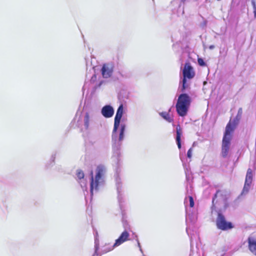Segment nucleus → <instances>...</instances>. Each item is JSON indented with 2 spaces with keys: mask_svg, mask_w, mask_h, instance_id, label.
<instances>
[{
  "mask_svg": "<svg viewBox=\"0 0 256 256\" xmlns=\"http://www.w3.org/2000/svg\"><path fill=\"white\" fill-rule=\"evenodd\" d=\"M124 114V106L121 104L118 108L116 114L114 117V126L112 132V162L114 165L116 170V182L118 194V200L120 204V207L122 210V197L120 194L121 184L120 178H119L120 168L121 166V154L120 148L122 142L124 139V133L126 130V124H121L120 120Z\"/></svg>",
  "mask_w": 256,
  "mask_h": 256,
  "instance_id": "f257e3e1",
  "label": "nucleus"
},
{
  "mask_svg": "<svg viewBox=\"0 0 256 256\" xmlns=\"http://www.w3.org/2000/svg\"><path fill=\"white\" fill-rule=\"evenodd\" d=\"M106 168L103 165H99L96 169V174L94 177L92 172L90 176V198L92 200L94 193L97 192L104 184V175Z\"/></svg>",
  "mask_w": 256,
  "mask_h": 256,
  "instance_id": "f03ea898",
  "label": "nucleus"
},
{
  "mask_svg": "<svg viewBox=\"0 0 256 256\" xmlns=\"http://www.w3.org/2000/svg\"><path fill=\"white\" fill-rule=\"evenodd\" d=\"M97 120V114L92 110H84L80 116L77 122L78 126L82 131L90 129L96 124Z\"/></svg>",
  "mask_w": 256,
  "mask_h": 256,
  "instance_id": "7ed1b4c3",
  "label": "nucleus"
},
{
  "mask_svg": "<svg viewBox=\"0 0 256 256\" xmlns=\"http://www.w3.org/2000/svg\"><path fill=\"white\" fill-rule=\"evenodd\" d=\"M195 75L192 67L189 63H186L182 70V78L180 82L178 89L182 92H184L190 88V82L188 80L192 78Z\"/></svg>",
  "mask_w": 256,
  "mask_h": 256,
  "instance_id": "20e7f679",
  "label": "nucleus"
},
{
  "mask_svg": "<svg viewBox=\"0 0 256 256\" xmlns=\"http://www.w3.org/2000/svg\"><path fill=\"white\" fill-rule=\"evenodd\" d=\"M191 102V98L187 94H180L176 104V110L180 116H184L186 115L188 108Z\"/></svg>",
  "mask_w": 256,
  "mask_h": 256,
  "instance_id": "39448f33",
  "label": "nucleus"
},
{
  "mask_svg": "<svg viewBox=\"0 0 256 256\" xmlns=\"http://www.w3.org/2000/svg\"><path fill=\"white\" fill-rule=\"evenodd\" d=\"M226 192L224 190H218L212 198V208H226L227 205Z\"/></svg>",
  "mask_w": 256,
  "mask_h": 256,
  "instance_id": "423d86ee",
  "label": "nucleus"
},
{
  "mask_svg": "<svg viewBox=\"0 0 256 256\" xmlns=\"http://www.w3.org/2000/svg\"><path fill=\"white\" fill-rule=\"evenodd\" d=\"M233 132H234L229 130L228 126L226 128L222 141L221 152L222 156L224 158H226L228 154L230 145V141L232 138V135Z\"/></svg>",
  "mask_w": 256,
  "mask_h": 256,
  "instance_id": "0eeeda50",
  "label": "nucleus"
},
{
  "mask_svg": "<svg viewBox=\"0 0 256 256\" xmlns=\"http://www.w3.org/2000/svg\"><path fill=\"white\" fill-rule=\"evenodd\" d=\"M216 225L218 229L222 230H228L234 227L232 223L227 222L224 216L220 212L216 219Z\"/></svg>",
  "mask_w": 256,
  "mask_h": 256,
  "instance_id": "6e6552de",
  "label": "nucleus"
},
{
  "mask_svg": "<svg viewBox=\"0 0 256 256\" xmlns=\"http://www.w3.org/2000/svg\"><path fill=\"white\" fill-rule=\"evenodd\" d=\"M184 204H185V208H186V221L187 224V228H186V232L188 234V230H189V226H188V220L190 219L192 222L194 220H192V216L190 212V210H188V206L189 205L190 207L192 208L194 206V201L193 200V198L192 196H189L188 198H186L184 202Z\"/></svg>",
  "mask_w": 256,
  "mask_h": 256,
  "instance_id": "1a4fd4ad",
  "label": "nucleus"
},
{
  "mask_svg": "<svg viewBox=\"0 0 256 256\" xmlns=\"http://www.w3.org/2000/svg\"><path fill=\"white\" fill-rule=\"evenodd\" d=\"M186 0H174L172 2V12L180 16L184 14V3Z\"/></svg>",
  "mask_w": 256,
  "mask_h": 256,
  "instance_id": "9d476101",
  "label": "nucleus"
},
{
  "mask_svg": "<svg viewBox=\"0 0 256 256\" xmlns=\"http://www.w3.org/2000/svg\"><path fill=\"white\" fill-rule=\"evenodd\" d=\"M76 176L77 180L84 190L86 200L87 201L88 192L87 191L86 182L84 178V173L81 170H76Z\"/></svg>",
  "mask_w": 256,
  "mask_h": 256,
  "instance_id": "9b49d317",
  "label": "nucleus"
},
{
  "mask_svg": "<svg viewBox=\"0 0 256 256\" xmlns=\"http://www.w3.org/2000/svg\"><path fill=\"white\" fill-rule=\"evenodd\" d=\"M252 176L253 174L252 169L248 168L247 170L244 186L241 193L242 195H246L249 192L250 184L252 181Z\"/></svg>",
  "mask_w": 256,
  "mask_h": 256,
  "instance_id": "f8f14e48",
  "label": "nucleus"
},
{
  "mask_svg": "<svg viewBox=\"0 0 256 256\" xmlns=\"http://www.w3.org/2000/svg\"><path fill=\"white\" fill-rule=\"evenodd\" d=\"M129 232L126 230H124L120 236L116 240L114 244L112 245V248L108 250H104V252H108L112 250L114 248L120 246L124 242L129 240Z\"/></svg>",
  "mask_w": 256,
  "mask_h": 256,
  "instance_id": "ddd939ff",
  "label": "nucleus"
},
{
  "mask_svg": "<svg viewBox=\"0 0 256 256\" xmlns=\"http://www.w3.org/2000/svg\"><path fill=\"white\" fill-rule=\"evenodd\" d=\"M114 68V64L113 62H108L104 64L101 70L103 78H108L110 77L112 74Z\"/></svg>",
  "mask_w": 256,
  "mask_h": 256,
  "instance_id": "4468645a",
  "label": "nucleus"
},
{
  "mask_svg": "<svg viewBox=\"0 0 256 256\" xmlns=\"http://www.w3.org/2000/svg\"><path fill=\"white\" fill-rule=\"evenodd\" d=\"M242 112V108H240L238 109V114H237L236 116V118H234L233 120L230 119V120L228 123L227 124V125L226 126V128L228 126L230 131H231L232 132H234L236 126L238 124L240 119L241 118Z\"/></svg>",
  "mask_w": 256,
  "mask_h": 256,
  "instance_id": "2eb2a0df",
  "label": "nucleus"
},
{
  "mask_svg": "<svg viewBox=\"0 0 256 256\" xmlns=\"http://www.w3.org/2000/svg\"><path fill=\"white\" fill-rule=\"evenodd\" d=\"M101 113L104 118H110L113 116L114 109L110 105H106L102 108Z\"/></svg>",
  "mask_w": 256,
  "mask_h": 256,
  "instance_id": "dca6fc26",
  "label": "nucleus"
},
{
  "mask_svg": "<svg viewBox=\"0 0 256 256\" xmlns=\"http://www.w3.org/2000/svg\"><path fill=\"white\" fill-rule=\"evenodd\" d=\"M182 135V130L179 124L176 127V140L179 149L181 148V136Z\"/></svg>",
  "mask_w": 256,
  "mask_h": 256,
  "instance_id": "f3484780",
  "label": "nucleus"
},
{
  "mask_svg": "<svg viewBox=\"0 0 256 256\" xmlns=\"http://www.w3.org/2000/svg\"><path fill=\"white\" fill-rule=\"evenodd\" d=\"M248 242L250 251L256 256V239L252 237H249Z\"/></svg>",
  "mask_w": 256,
  "mask_h": 256,
  "instance_id": "a211bd4d",
  "label": "nucleus"
},
{
  "mask_svg": "<svg viewBox=\"0 0 256 256\" xmlns=\"http://www.w3.org/2000/svg\"><path fill=\"white\" fill-rule=\"evenodd\" d=\"M104 82V80H100L99 82H97V76L96 74H94L90 80V83L92 84L94 88L96 90L98 88L100 87V86Z\"/></svg>",
  "mask_w": 256,
  "mask_h": 256,
  "instance_id": "6ab92c4d",
  "label": "nucleus"
},
{
  "mask_svg": "<svg viewBox=\"0 0 256 256\" xmlns=\"http://www.w3.org/2000/svg\"><path fill=\"white\" fill-rule=\"evenodd\" d=\"M160 116L169 122L173 121V118L170 114L167 112H162L160 113Z\"/></svg>",
  "mask_w": 256,
  "mask_h": 256,
  "instance_id": "aec40b11",
  "label": "nucleus"
},
{
  "mask_svg": "<svg viewBox=\"0 0 256 256\" xmlns=\"http://www.w3.org/2000/svg\"><path fill=\"white\" fill-rule=\"evenodd\" d=\"M122 222V225H123V227L124 229V230H126L128 232H132L131 227H130V225L128 224L127 220H125L123 218Z\"/></svg>",
  "mask_w": 256,
  "mask_h": 256,
  "instance_id": "412c9836",
  "label": "nucleus"
},
{
  "mask_svg": "<svg viewBox=\"0 0 256 256\" xmlns=\"http://www.w3.org/2000/svg\"><path fill=\"white\" fill-rule=\"evenodd\" d=\"M99 250V244L97 239L96 238L95 240V244H94V252L92 256H100V254L98 253V250Z\"/></svg>",
  "mask_w": 256,
  "mask_h": 256,
  "instance_id": "4be33fe9",
  "label": "nucleus"
},
{
  "mask_svg": "<svg viewBox=\"0 0 256 256\" xmlns=\"http://www.w3.org/2000/svg\"><path fill=\"white\" fill-rule=\"evenodd\" d=\"M198 64L200 66H206V62H204V60L202 58H198Z\"/></svg>",
  "mask_w": 256,
  "mask_h": 256,
  "instance_id": "5701e85b",
  "label": "nucleus"
},
{
  "mask_svg": "<svg viewBox=\"0 0 256 256\" xmlns=\"http://www.w3.org/2000/svg\"><path fill=\"white\" fill-rule=\"evenodd\" d=\"M134 238L136 239V242H137V244H138V246L140 248V252L142 253H143V252H142V250L141 248V246H140V244L139 242V240H138V236L136 235H135L134 237Z\"/></svg>",
  "mask_w": 256,
  "mask_h": 256,
  "instance_id": "b1692460",
  "label": "nucleus"
},
{
  "mask_svg": "<svg viewBox=\"0 0 256 256\" xmlns=\"http://www.w3.org/2000/svg\"><path fill=\"white\" fill-rule=\"evenodd\" d=\"M185 174H186V179L188 181L190 178V172H189L188 168H187L185 170Z\"/></svg>",
  "mask_w": 256,
  "mask_h": 256,
  "instance_id": "393cba45",
  "label": "nucleus"
},
{
  "mask_svg": "<svg viewBox=\"0 0 256 256\" xmlns=\"http://www.w3.org/2000/svg\"><path fill=\"white\" fill-rule=\"evenodd\" d=\"M208 21L204 20V21L200 24V26L202 28H204L206 26Z\"/></svg>",
  "mask_w": 256,
  "mask_h": 256,
  "instance_id": "a878e982",
  "label": "nucleus"
},
{
  "mask_svg": "<svg viewBox=\"0 0 256 256\" xmlns=\"http://www.w3.org/2000/svg\"><path fill=\"white\" fill-rule=\"evenodd\" d=\"M192 148H190L189 149V150H188V152H187V156L188 158H191L192 157Z\"/></svg>",
  "mask_w": 256,
  "mask_h": 256,
  "instance_id": "bb28decb",
  "label": "nucleus"
},
{
  "mask_svg": "<svg viewBox=\"0 0 256 256\" xmlns=\"http://www.w3.org/2000/svg\"><path fill=\"white\" fill-rule=\"evenodd\" d=\"M252 4L254 8V14L255 17L256 16V5L254 0L252 1Z\"/></svg>",
  "mask_w": 256,
  "mask_h": 256,
  "instance_id": "cd10ccee",
  "label": "nucleus"
},
{
  "mask_svg": "<svg viewBox=\"0 0 256 256\" xmlns=\"http://www.w3.org/2000/svg\"><path fill=\"white\" fill-rule=\"evenodd\" d=\"M94 241L96 240V238L98 241V242L99 243V240H98V232L97 231H96L94 233Z\"/></svg>",
  "mask_w": 256,
  "mask_h": 256,
  "instance_id": "c85d7f7f",
  "label": "nucleus"
},
{
  "mask_svg": "<svg viewBox=\"0 0 256 256\" xmlns=\"http://www.w3.org/2000/svg\"><path fill=\"white\" fill-rule=\"evenodd\" d=\"M55 158H56L55 155H52L50 158V162H54V161Z\"/></svg>",
  "mask_w": 256,
  "mask_h": 256,
  "instance_id": "c756f323",
  "label": "nucleus"
},
{
  "mask_svg": "<svg viewBox=\"0 0 256 256\" xmlns=\"http://www.w3.org/2000/svg\"><path fill=\"white\" fill-rule=\"evenodd\" d=\"M112 248V246L111 247H110L108 248H104L102 250V254H105L106 252H104V250H108L110 248Z\"/></svg>",
  "mask_w": 256,
  "mask_h": 256,
  "instance_id": "7c9ffc66",
  "label": "nucleus"
},
{
  "mask_svg": "<svg viewBox=\"0 0 256 256\" xmlns=\"http://www.w3.org/2000/svg\"><path fill=\"white\" fill-rule=\"evenodd\" d=\"M214 47H215V46H214V45H210V46H209V48H210V50H213V49L214 48Z\"/></svg>",
  "mask_w": 256,
  "mask_h": 256,
  "instance_id": "2f4dec72",
  "label": "nucleus"
},
{
  "mask_svg": "<svg viewBox=\"0 0 256 256\" xmlns=\"http://www.w3.org/2000/svg\"><path fill=\"white\" fill-rule=\"evenodd\" d=\"M87 86V83H85L84 86V87H83V88H86Z\"/></svg>",
  "mask_w": 256,
  "mask_h": 256,
  "instance_id": "473e14b6",
  "label": "nucleus"
},
{
  "mask_svg": "<svg viewBox=\"0 0 256 256\" xmlns=\"http://www.w3.org/2000/svg\"><path fill=\"white\" fill-rule=\"evenodd\" d=\"M143 256H144V254H143Z\"/></svg>",
  "mask_w": 256,
  "mask_h": 256,
  "instance_id": "72a5a7b5",
  "label": "nucleus"
}]
</instances>
